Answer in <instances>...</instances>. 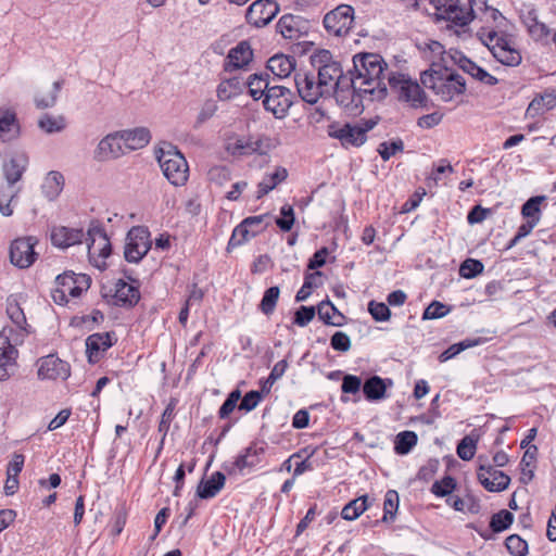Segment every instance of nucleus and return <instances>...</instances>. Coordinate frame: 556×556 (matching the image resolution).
I'll list each match as a JSON object with an SVG mask.
<instances>
[{
    "label": "nucleus",
    "instance_id": "5",
    "mask_svg": "<svg viewBox=\"0 0 556 556\" xmlns=\"http://www.w3.org/2000/svg\"><path fill=\"white\" fill-rule=\"evenodd\" d=\"M311 64L318 71V79L320 85L324 86L327 92L330 88H338V81L343 78H350L349 73L343 74L341 63L333 60L329 50L320 49L314 52L311 56Z\"/></svg>",
    "mask_w": 556,
    "mask_h": 556
},
{
    "label": "nucleus",
    "instance_id": "24",
    "mask_svg": "<svg viewBox=\"0 0 556 556\" xmlns=\"http://www.w3.org/2000/svg\"><path fill=\"white\" fill-rule=\"evenodd\" d=\"M23 300L22 294H10L7 298V314L16 328L23 332V336H28L33 330L27 323L26 315L22 307Z\"/></svg>",
    "mask_w": 556,
    "mask_h": 556
},
{
    "label": "nucleus",
    "instance_id": "2",
    "mask_svg": "<svg viewBox=\"0 0 556 556\" xmlns=\"http://www.w3.org/2000/svg\"><path fill=\"white\" fill-rule=\"evenodd\" d=\"M422 85L442 101L450 102L466 91L465 78L447 65L432 61L431 67L420 75Z\"/></svg>",
    "mask_w": 556,
    "mask_h": 556
},
{
    "label": "nucleus",
    "instance_id": "61",
    "mask_svg": "<svg viewBox=\"0 0 556 556\" xmlns=\"http://www.w3.org/2000/svg\"><path fill=\"white\" fill-rule=\"evenodd\" d=\"M316 313L317 306L302 305L295 311L293 323L299 327H305L314 319Z\"/></svg>",
    "mask_w": 556,
    "mask_h": 556
},
{
    "label": "nucleus",
    "instance_id": "19",
    "mask_svg": "<svg viewBox=\"0 0 556 556\" xmlns=\"http://www.w3.org/2000/svg\"><path fill=\"white\" fill-rule=\"evenodd\" d=\"M55 283L59 288L72 298H79L87 291L91 285V278L86 274H75L74 271H64L56 276Z\"/></svg>",
    "mask_w": 556,
    "mask_h": 556
},
{
    "label": "nucleus",
    "instance_id": "64",
    "mask_svg": "<svg viewBox=\"0 0 556 556\" xmlns=\"http://www.w3.org/2000/svg\"><path fill=\"white\" fill-rule=\"evenodd\" d=\"M263 394L262 391L255 390L247 392L239 404V409L244 412L253 410L261 402Z\"/></svg>",
    "mask_w": 556,
    "mask_h": 556
},
{
    "label": "nucleus",
    "instance_id": "14",
    "mask_svg": "<svg viewBox=\"0 0 556 556\" xmlns=\"http://www.w3.org/2000/svg\"><path fill=\"white\" fill-rule=\"evenodd\" d=\"M279 12V5L274 0H256L247 10L248 24L257 28L269 24Z\"/></svg>",
    "mask_w": 556,
    "mask_h": 556
},
{
    "label": "nucleus",
    "instance_id": "28",
    "mask_svg": "<svg viewBox=\"0 0 556 556\" xmlns=\"http://www.w3.org/2000/svg\"><path fill=\"white\" fill-rule=\"evenodd\" d=\"M119 139L125 149L135 151L144 148L150 142L151 134L148 128L138 127L121 131Z\"/></svg>",
    "mask_w": 556,
    "mask_h": 556
},
{
    "label": "nucleus",
    "instance_id": "30",
    "mask_svg": "<svg viewBox=\"0 0 556 556\" xmlns=\"http://www.w3.org/2000/svg\"><path fill=\"white\" fill-rule=\"evenodd\" d=\"M388 386H392L391 379H383L377 375L370 376L363 383L365 399L369 402H377L384 399Z\"/></svg>",
    "mask_w": 556,
    "mask_h": 556
},
{
    "label": "nucleus",
    "instance_id": "53",
    "mask_svg": "<svg viewBox=\"0 0 556 556\" xmlns=\"http://www.w3.org/2000/svg\"><path fill=\"white\" fill-rule=\"evenodd\" d=\"M457 482L456 480L446 475L441 480H437L432 486L431 492L438 497H445L452 494V492L456 489Z\"/></svg>",
    "mask_w": 556,
    "mask_h": 556
},
{
    "label": "nucleus",
    "instance_id": "57",
    "mask_svg": "<svg viewBox=\"0 0 556 556\" xmlns=\"http://www.w3.org/2000/svg\"><path fill=\"white\" fill-rule=\"evenodd\" d=\"M477 450V440L469 435L464 437L457 444L456 453L463 460H470L473 458Z\"/></svg>",
    "mask_w": 556,
    "mask_h": 556
},
{
    "label": "nucleus",
    "instance_id": "13",
    "mask_svg": "<svg viewBox=\"0 0 556 556\" xmlns=\"http://www.w3.org/2000/svg\"><path fill=\"white\" fill-rule=\"evenodd\" d=\"M117 342L115 331L96 332L86 338V355L89 364L99 363L105 352Z\"/></svg>",
    "mask_w": 556,
    "mask_h": 556
},
{
    "label": "nucleus",
    "instance_id": "20",
    "mask_svg": "<svg viewBox=\"0 0 556 556\" xmlns=\"http://www.w3.org/2000/svg\"><path fill=\"white\" fill-rule=\"evenodd\" d=\"M265 453V447L263 444H258L256 442L251 443L242 454L237 456L236 460L232 463L231 467H225L229 475L236 472H243L247 468H253L258 465L262 460V456Z\"/></svg>",
    "mask_w": 556,
    "mask_h": 556
},
{
    "label": "nucleus",
    "instance_id": "43",
    "mask_svg": "<svg viewBox=\"0 0 556 556\" xmlns=\"http://www.w3.org/2000/svg\"><path fill=\"white\" fill-rule=\"evenodd\" d=\"M536 454H538V447L535 445H530L526 450V452L520 460V467H521L520 481L523 484H528L534 478L533 468L535 467L534 463L536 459Z\"/></svg>",
    "mask_w": 556,
    "mask_h": 556
},
{
    "label": "nucleus",
    "instance_id": "22",
    "mask_svg": "<svg viewBox=\"0 0 556 556\" xmlns=\"http://www.w3.org/2000/svg\"><path fill=\"white\" fill-rule=\"evenodd\" d=\"M17 354L9 337L0 333V381L7 380L13 374Z\"/></svg>",
    "mask_w": 556,
    "mask_h": 556
},
{
    "label": "nucleus",
    "instance_id": "36",
    "mask_svg": "<svg viewBox=\"0 0 556 556\" xmlns=\"http://www.w3.org/2000/svg\"><path fill=\"white\" fill-rule=\"evenodd\" d=\"M317 314L324 324L341 327L345 324L346 317L329 301H321L317 305Z\"/></svg>",
    "mask_w": 556,
    "mask_h": 556
},
{
    "label": "nucleus",
    "instance_id": "46",
    "mask_svg": "<svg viewBox=\"0 0 556 556\" xmlns=\"http://www.w3.org/2000/svg\"><path fill=\"white\" fill-rule=\"evenodd\" d=\"M63 84L64 80H56L52 84V88L47 94L36 93L34 97L36 108L39 110L53 108L56 104Z\"/></svg>",
    "mask_w": 556,
    "mask_h": 556
},
{
    "label": "nucleus",
    "instance_id": "62",
    "mask_svg": "<svg viewBox=\"0 0 556 556\" xmlns=\"http://www.w3.org/2000/svg\"><path fill=\"white\" fill-rule=\"evenodd\" d=\"M240 399H241L240 390L236 389V390L231 391L228 394V396L226 397V400L224 401V403L222 404V406L219 407V410H218L219 418L220 419L227 418L233 412V409L236 408L238 401Z\"/></svg>",
    "mask_w": 556,
    "mask_h": 556
},
{
    "label": "nucleus",
    "instance_id": "9",
    "mask_svg": "<svg viewBox=\"0 0 556 556\" xmlns=\"http://www.w3.org/2000/svg\"><path fill=\"white\" fill-rule=\"evenodd\" d=\"M293 99L294 93L289 88L271 85L270 88H267L263 106L267 112L273 113L276 118H283L293 104Z\"/></svg>",
    "mask_w": 556,
    "mask_h": 556
},
{
    "label": "nucleus",
    "instance_id": "51",
    "mask_svg": "<svg viewBox=\"0 0 556 556\" xmlns=\"http://www.w3.org/2000/svg\"><path fill=\"white\" fill-rule=\"evenodd\" d=\"M287 368H288V362L286 359H282V361H279L278 363H276L275 366L273 367L269 376L266 379L261 380V391L264 394H268L270 392L273 384L279 378H281L283 376Z\"/></svg>",
    "mask_w": 556,
    "mask_h": 556
},
{
    "label": "nucleus",
    "instance_id": "50",
    "mask_svg": "<svg viewBox=\"0 0 556 556\" xmlns=\"http://www.w3.org/2000/svg\"><path fill=\"white\" fill-rule=\"evenodd\" d=\"M514 521V515L507 510L502 509L493 514L490 520V528L494 533H500L507 530Z\"/></svg>",
    "mask_w": 556,
    "mask_h": 556
},
{
    "label": "nucleus",
    "instance_id": "11",
    "mask_svg": "<svg viewBox=\"0 0 556 556\" xmlns=\"http://www.w3.org/2000/svg\"><path fill=\"white\" fill-rule=\"evenodd\" d=\"M354 22V9L348 4L338 5L324 16V26L327 31L336 36H345Z\"/></svg>",
    "mask_w": 556,
    "mask_h": 556
},
{
    "label": "nucleus",
    "instance_id": "12",
    "mask_svg": "<svg viewBox=\"0 0 556 556\" xmlns=\"http://www.w3.org/2000/svg\"><path fill=\"white\" fill-rule=\"evenodd\" d=\"M327 134L330 138L337 139L344 149L359 148L366 142L363 131L352 123L332 122L327 127Z\"/></svg>",
    "mask_w": 556,
    "mask_h": 556
},
{
    "label": "nucleus",
    "instance_id": "48",
    "mask_svg": "<svg viewBox=\"0 0 556 556\" xmlns=\"http://www.w3.org/2000/svg\"><path fill=\"white\" fill-rule=\"evenodd\" d=\"M38 127L46 134L61 132L66 127V121L63 115L43 114L38 121Z\"/></svg>",
    "mask_w": 556,
    "mask_h": 556
},
{
    "label": "nucleus",
    "instance_id": "41",
    "mask_svg": "<svg viewBox=\"0 0 556 556\" xmlns=\"http://www.w3.org/2000/svg\"><path fill=\"white\" fill-rule=\"evenodd\" d=\"M18 134L20 127L15 113L0 111V139L2 141H10L16 138Z\"/></svg>",
    "mask_w": 556,
    "mask_h": 556
},
{
    "label": "nucleus",
    "instance_id": "3",
    "mask_svg": "<svg viewBox=\"0 0 556 556\" xmlns=\"http://www.w3.org/2000/svg\"><path fill=\"white\" fill-rule=\"evenodd\" d=\"M440 18L464 27L475 18V8L486 7V0H430Z\"/></svg>",
    "mask_w": 556,
    "mask_h": 556
},
{
    "label": "nucleus",
    "instance_id": "32",
    "mask_svg": "<svg viewBox=\"0 0 556 556\" xmlns=\"http://www.w3.org/2000/svg\"><path fill=\"white\" fill-rule=\"evenodd\" d=\"M122 153H124V150L119 132L108 135L99 142L97 148V154L100 160L116 159Z\"/></svg>",
    "mask_w": 556,
    "mask_h": 556
},
{
    "label": "nucleus",
    "instance_id": "17",
    "mask_svg": "<svg viewBox=\"0 0 556 556\" xmlns=\"http://www.w3.org/2000/svg\"><path fill=\"white\" fill-rule=\"evenodd\" d=\"M86 243L90 255L98 253L102 258H106L112 253L105 229L97 220H92L87 230Z\"/></svg>",
    "mask_w": 556,
    "mask_h": 556
},
{
    "label": "nucleus",
    "instance_id": "42",
    "mask_svg": "<svg viewBox=\"0 0 556 556\" xmlns=\"http://www.w3.org/2000/svg\"><path fill=\"white\" fill-rule=\"evenodd\" d=\"M64 187V177L60 172L51 170L48 173L41 186L42 192L50 201L56 199Z\"/></svg>",
    "mask_w": 556,
    "mask_h": 556
},
{
    "label": "nucleus",
    "instance_id": "18",
    "mask_svg": "<svg viewBox=\"0 0 556 556\" xmlns=\"http://www.w3.org/2000/svg\"><path fill=\"white\" fill-rule=\"evenodd\" d=\"M294 83L299 96L303 101L315 104L327 92L320 81H315V76L309 73H295Z\"/></svg>",
    "mask_w": 556,
    "mask_h": 556
},
{
    "label": "nucleus",
    "instance_id": "58",
    "mask_svg": "<svg viewBox=\"0 0 556 556\" xmlns=\"http://www.w3.org/2000/svg\"><path fill=\"white\" fill-rule=\"evenodd\" d=\"M505 546L513 556H526L528 553V543L517 534L506 538Z\"/></svg>",
    "mask_w": 556,
    "mask_h": 556
},
{
    "label": "nucleus",
    "instance_id": "21",
    "mask_svg": "<svg viewBox=\"0 0 556 556\" xmlns=\"http://www.w3.org/2000/svg\"><path fill=\"white\" fill-rule=\"evenodd\" d=\"M253 59V51L247 40L240 41L231 48L224 63L225 72L244 68Z\"/></svg>",
    "mask_w": 556,
    "mask_h": 556
},
{
    "label": "nucleus",
    "instance_id": "8",
    "mask_svg": "<svg viewBox=\"0 0 556 556\" xmlns=\"http://www.w3.org/2000/svg\"><path fill=\"white\" fill-rule=\"evenodd\" d=\"M152 245L151 233L148 227L135 226L126 237L124 256L128 263H139L150 251Z\"/></svg>",
    "mask_w": 556,
    "mask_h": 556
},
{
    "label": "nucleus",
    "instance_id": "45",
    "mask_svg": "<svg viewBox=\"0 0 556 556\" xmlns=\"http://www.w3.org/2000/svg\"><path fill=\"white\" fill-rule=\"evenodd\" d=\"M448 59L456 64L460 70L465 73L469 74L475 79H478L479 73L482 72L483 68L477 65L473 61L468 59L463 52L454 50L448 52Z\"/></svg>",
    "mask_w": 556,
    "mask_h": 556
},
{
    "label": "nucleus",
    "instance_id": "1",
    "mask_svg": "<svg viewBox=\"0 0 556 556\" xmlns=\"http://www.w3.org/2000/svg\"><path fill=\"white\" fill-rule=\"evenodd\" d=\"M353 70H349L350 78L364 88L365 93H378V98L387 94V84L383 73L387 70V63L378 53H358L353 56Z\"/></svg>",
    "mask_w": 556,
    "mask_h": 556
},
{
    "label": "nucleus",
    "instance_id": "16",
    "mask_svg": "<svg viewBox=\"0 0 556 556\" xmlns=\"http://www.w3.org/2000/svg\"><path fill=\"white\" fill-rule=\"evenodd\" d=\"M86 238L87 232L81 227L55 225L50 231L52 245L62 250L86 242Z\"/></svg>",
    "mask_w": 556,
    "mask_h": 556
},
{
    "label": "nucleus",
    "instance_id": "49",
    "mask_svg": "<svg viewBox=\"0 0 556 556\" xmlns=\"http://www.w3.org/2000/svg\"><path fill=\"white\" fill-rule=\"evenodd\" d=\"M279 295V287L274 286L266 289L258 304V309L266 316L271 315L275 312Z\"/></svg>",
    "mask_w": 556,
    "mask_h": 556
},
{
    "label": "nucleus",
    "instance_id": "40",
    "mask_svg": "<svg viewBox=\"0 0 556 556\" xmlns=\"http://www.w3.org/2000/svg\"><path fill=\"white\" fill-rule=\"evenodd\" d=\"M244 89L245 84L240 77H231L217 86L216 93L220 101H227L241 94Z\"/></svg>",
    "mask_w": 556,
    "mask_h": 556
},
{
    "label": "nucleus",
    "instance_id": "37",
    "mask_svg": "<svg viewBox=\"0 0 556 556\" xmlns=\"http://www.w3.org/2000/svg\"><path fill=\"white\" fill-rule=\"evenodd\" d=\"M249 94L255 100L264 99L267 88H270L269 75L267 73L252 74L244 81Z\"/></svg>",
    "mask_w": 556,
    "mask_h": 556
},
{
    "label": "nucleus",
    "instance_id": "35",
    "mask_svg": "<svg viewBox=\"0 0 556 556\" xmlns=\"http://www.w3.org/2000/svg\"><path fill=\"white\" fill-rule=\"evenodd\" d=\"M556 106V89H546L543 93L535 97L527 108V114L531 117L549 111Z\"/></svg>",
    "mask_w": 556,
    "mask_h": 556
},
{
    "label": "nucleus",
    "instance_id": "10",
    "mask_svg": "<svg viewBox=\"0 0 556 556\" xmlns=\"http://www.w3.org/2000/svg\"><path fill=\"white\" fill-rule=\"evenodd\" d=\"M488 458L478 457V480L489 492H501L508 488L510 478L505 472L496 470L493 465L488 464Z\"/></svg>",
    "mask_w": 556,
    "mask_h": 556
},
{
    "label": "nucleus",
    "instance_id": "38",
    "mask_svg": "<svg viewBox=\"0 0 556 556\" xmlns=\"http://www.w3.org/2000/svg\"><path fill=\"white\" fill-rule=\"evenodd\" d=\"M258 217H247L239 225L235 227L230 239L227 244V250L230 251L235 248L242 245L248 242L251 238V230L249 229L250 224H257L260 219Z\"/></svg>",
    "mask_w": 556,
    "mask_h": 556
},
{
    "label": "nucleus",
    "instance_id": "27",
    "mask_svg": "<svg viewBox=\"0 0 556 556\" xmlns=\"http://www.w3.org/2000/svg\"><path fill=\"white\" fill-rule=\"evenodd\" d=\"M305 24L306 22L300 16L285 14L279 18L276 27L285 38L295 40L305 33Z\"/></svg>",
    "mask_w": 556,
    "mask_h": 556
},
{
    "label": "nucleus",
    "instance_id": "33",
    "mask_svg": "<svg viewBox=\"0 0 556 556\" xmlns=\"http://www.w3.org/2000/svg\"><path fill=\"white\" fill-rule=\"evenodd\" d=\"M287 178L288 170L282 166H277L274 173L266 174L262 181L258 182L255 198L257 200L262 199Z\"/></svg>",
    "mask_w": 556,
    "mask_h": 556
},
{
    "label": "nucleus",
    "instance_id": "31",
    "mask_svg": "<svg viewBox=\"0 0 556 556\" xmlns=\"http://www.w3.org/2000/svg\"><path fill=\"white\" fill-rule=\"evenodd\" d=\"M226 477L223 472H214L210 479H202L197 489V496L201 500H208L215 497L218 492L224 488Z\"/></svg>",
    "mask_w": 556,
    "mask_h": 556
},
{
    "label": "nucleus",
    "instance_id": "26",
    "mask_svg": "<svg viewBox=\"0 0 556 556\" xmlns=\"http://www.w3.org/2000/svg\"><path fill=\"white\" fill-rule=\"evenodd\" d=\"M113 299L116 306L134 307L140 300L139 287L118 279L114 285Z\"/></svg>",
    "mask_w": 556,
    "mask_h": 556
},
{
    "label": "nucleus",
    "instance_id": "60",
    "mask_svg": "<svg viewBox=\"0 0 556 556\" xmlns=\"http://www.w3.org/2000/svg\"><path fill=\"white\" fill-rule=\"evenodd\" d=\"M450 311L451 308L447 305L439 301H433L424 311L422 319H438L446 316L450 313Z\"/></svg>",
    "mask_w": 556,
    "mask_h": 556
},
{
    "label": "nucleus",
    "instance_id": "54",
    "mask_svg": "<svg viewBox=\"0 0 556 556\" xmlns=\"http://www.w3.org/2000/svg\"><path fill=\"white\" fill-rule=\"evenodd\" d=\"M484 269L481 261L475 258L465 260L459 267V275L466 279H472L480 275Z\"/></svg>",
    "mask_w": 556,
    "mask_h": 556
},
{
    "label": "nucleus",
    "instance_id": "25",
    "mask_svg": "<svg viewBox=\"0 0 556 556\" xmlns=\"http://www.w3.org/2000/svg\"><path fill=\"white\" fill-rule=\"evenodd\" d=\"M492 55L497 62L511 67L518 66L522 61L520 51L509 38L500 39V43L495 42V46H492Z\"/></svg>",
    "mask_w": 556,
    "mask_h": 556
},
{
    "label": "nucleus",
    "instance_id": "44",
    "mask_svg": "<svg viewBox=\"0 0 556 556\" xmlns=\"http://www.w3.org/2000/svg\"><path fill=\"white\" fill-rule=\"evenodd\" d=\"M400 505V496L395 490H388L383 501V515L381 520H376L375 523L384 522L391 523L396 518V513Z\"/></svg>",
    "mask_w": 556,
    "mask_h": 556
},
{
    "label": "nucleus",
    "instance_id": "23",
    "mask_svg": "<svg viewBox=\"0 0 556 556\" xmlns=\"http://www.w3.org/2000/svg\"><path fill=\"white\" fill-rule=\"evenodd\" d=\"M40 379H62L70 377V365L53 355H48L41 359L38 368Z\"/></svg>",
    "mask_w": 556,
    "mask_h": 556
},
{
    "label": "nucleus",
    "instance_id": "47",
    "mask_svg": "<svg viewBox=\"0 0 556 556\" xmlns=\"http://www.w3.org/2000/svg\"><path fill=\"white\" fill-rule=\"evenodd\" d=\"M418 437L414 431H402L395 437L394 451L397 455L408 454L417 444Z\"/></svg>",
    "mask_w": 556,
    "mask_h": 556
},
{
    "label": "nucleus",
    "instance_id": "52",
    "mask_svg": "<svg viewBox=\"0 0 556 556\" xmlns=\"http://www.w3.org/2000/svg\"><path fill=\"white\" fill-rule=\"evenodd\" d=\"M545 199L544 195H536L527 200L521 207L522 216L527 219H535V223H539L540 205Z\"/></svg>",
    "mask_w": 556,
    "mask_h": 556
},
{
    "label": "nucleus",
    "instance_id": "56",
    "mask_svg": "<svg viewBox=\"0 0 556 556\" xmlns=\"http://www.w3.org/2000/svg\"><path fill=\"white\" fill-rule=\"evenodd\" d=\"M404 150V142L402 139L397 138L391 141H383L378 146V153L383 161L390 160L391 156L395 155L397 152H402Z\"/></svg>",
    "mask_w": 556,
    "mask_h": 556
},
{
    "label": "nucleus",
    "instance_id": "63",
    "mask_svg": "<svg viewBox=\"0 0 556 556\" xmlns=\"http://www.w3.org/2000/svg\"><path fill=\"white\" fill-rule=\"evenodd\" d=\"M319 276H321L320 271H315V273L305 275L303 286L300 288V290L295 294L296 302H303L308 299V296L311 295V290L316 287L314 280L316 277H319Z\"/></svg>",
    "mask_w": 556,
    "mask_h": 556
},
{
    "label": "nucleus",
    "instance_id": "7",
    "mask_svg": "<svg viewBox=\"0 0 556 556\" xmlns=\"http://www.w3.org/2000/svg\"><path fill=\"white\" fill-rule=\"evenodd\" d=\"M361 85L351 78H343L338 81L334 88V99L348 115H358L363 112V94H366Z\"/></svg>",
    "mask_w": 556,
    "mask_h": 556
},
{
    "label": "nucleus",
    "instance_id": "6",
    "mask_svg": "<svg viewBox=\"0 0 556 556\" xmlns=\"http://www.w3.org/2000/svg\"><path fill=\"white\" fill-rule=\"evenodd\" d=\"M388 85L397 94L399 100L408 102L415 109L427 106L426 92L417 81H413L406 75L391 73L388 77Z\"/></svg>",
    "mask_w": 556,
    "mask_h": 556
},
{
    "label": "nucleus",
    "instance_id": "59",
    "mask_svg": "<svg viewBox=\"0 0 556 556\" xmlns=\"http://www.w3.org/2000/svg\"><path fill=\"white\" fill-rule=\"evenodd\" d=\"M280 215L281 216L276 219V225L285 232L290 231L295 222L293 207L290 204L282 205Z\"/></svg>",
    "mask_w": 556,
    "mask_h": 556
},
{
    "label": "nucleus",
    "instance_id": "39",
    "mask_svg": "<svg viewBox=\"0 0 556 556\" xmlns=\"http://www.w3.org/2000/svg\"><path fill=\"white\" fill-rule=\"evenodd\" d=\"M372 502L374 500H370L368 495L354 498L344 505L341 517L349 521L355 520L372 505Z\"/></svg>",
    "mask_w": 556,
    "mask_h": 556
},
{
    "label": "nucleus",
    "instance_id": "4",
    "mask_svg": "<svg viewBox=\"0 0 556 556\" xmlns=\"http://www.w3.org/2000/svg\"><path fill=\"white\" fill-rule=\"evenodd\" d=\"M160 167L174 186H184L188 180L189 166L184 154L176 147L166 143L156 151Z\"/></svg>",
    "mask_w": 556,
    "mask_h": 556
},
{
    "label": "nucleus",
    "instance_id": "15",
    "mask_svg": "<svg viewBox=\"0 0 556 556\" xmlns=\"http://www.w3.org/2000/svg\"><path fill=\"white\" fill-rule=\"evenodd\" d=\"M35 244L33 237L15 239L10 247L11 263L22 269L30 267L37 258Z\"/></svg>",
    "mask_w": 556,
    "mask_h": 556
},
{
    "label": "nucleus",
    "instance_id": "34",
    "mask_svg": "<svg viewBox=\"0 0 556 556\" xmlns=\"http://www.w3.org/2000/svg\"><path fill=\"white\" fill-rule=\"evenodd\" d=\"M296 60L294 56L276 54L267 61V68L277 77H288L294 70Z\"/></svg>",
    "mask_w": 556,
    "mask_h": 556
},
{
    "label": "nucleus",
    "instance_id": "55",
    "mask_svg": "<svg viewBox=\"0 0 556 556\" xmlns=\"http://www.w3.org/2000/svg\"><path fill=\"white\" fill-rule=\"evenodd\" d=\"M367 309L372 319L378 323L387 321L391 317V311L388 304L383 302L371 300L368 303Z\"/></svg>",
    "mask_w": 556,
    "mask_h": 556
},
{
    "label": "nucleus",
    "instance_id": "29",
    "mask_svg": "<svg viewBox=\"0 0 556 556\" xmlns=\"http://www.w3.org/2000/svg\"><path fill=\"white\" fill-rule=\"evenodd\" d=\"M27 165L28 156L23 152L15 154L3 164V174L10 188L22 178Z\"/></svg>",
    "mask_w": 556,
    "mask_h": 556
}]
</instances>
